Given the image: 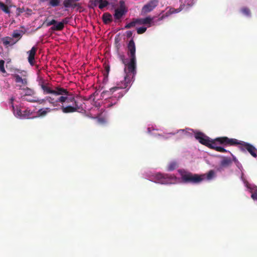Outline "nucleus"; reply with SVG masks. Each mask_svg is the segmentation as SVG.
Returning a JSON list of instances; mask_svg holds the SVG:
<instances>
[{
  "instance_id": "f257e3e1",
  "label": "nucleus",
  "mask_w": 257,
  "mask_h": 257,
  "mask_svg": "<svg viewBox=\"0 0 257 257\" xmlns=\"http://www.w3.org/2000/svg\"><path fill=\"white\" fill-rule=\"evenodd\" d=\"M39 85L44 94H52V96H46L42 101H47L53 107H57L54 109H61L63 113H68L77 111L80 109L74 97H68L70 92L67 89L59 85L52 87L50 83L43 80L39 82Z\"/></svg>"
},
{
  "instance_id": "f03ea898",
  "label": "nucleus",
  "mask_w": 257,
  "mask_h": 257,
  "mask_svg": "<svg viewBox=\"0 0 257 257\" xmlns=\"http://www.w3.org/2000/svg\"><path fill=\"white\" fill-rule=\"evenodd\" d=\"M124 72L126 73L123 81H120L119 82L117 83L116 86L113 87L109 89V91H103L101 94L104 95L106 93H111L114 91H117L119 89L126 88L127 87H130L132 79L136 74V59H130V61L128 63H125Z\"/></svg>"
},
{
  "instance_id": "7ed1b4c3",
  "label": "nucleus",
  "mask_w": 257,
  "mask_h": 257,
  "mask_svg": "<svg viewBox=\"0 0 257 257\" xmlns=\"http://www.w3.org/2000/svg\"><path fill=\"white\" fill-rule=\"evenodd\" d=\"M195 138L199 142L208 148L213 149L217 152L221 153L229 152L228 151L224 148L218 146V145H222L224 146H227V144L221 143L222 139L224 138H228L227 137H218L214 140H210V138L205 135L201 132H197L195 134Z\"/></svg>"
},
{
  "instance_id": "20e7f679",
  "label": "nucleus",
  "mask_w": 257,
  "mask_h": 257,
  "mask_svg": "<svg viewBox=\"0 0 257 257\" xmlns=\"http://www.w3.org/2000/svg\"><path fill=\"white\" fill-rule=\"evenodd\" d=\"M221 143L227 144V146H236L239 145V149L242 152L247 151L253 157H256L257 150L252 145L244 142L243 141H238L235 139L224 138L222 139Z\"/></svg>"
},
{
  "instance_id": "39448f33",
  "label": "nucleus",
  "mask_w": 257,
  "mask_h": 257,
  "mask_svg": "<svg viewBox=\"0 0 257 257\" xmlns=\"http://www.w3.org/2000/svg\"><path fill=\"white\" fill-rule=\"evenodd\" d=\"M180 174L182 181L185 183L198 184L201 182L204 179L205 175H198L185 171H181Z\"/></svg>"
},
{
  "instance_id": "423d86ee",
  "label": "nucleus",
  "mask_w": 257,
  "mask_h": 257,
  "mask_svg": "<svg viewBox=\"0 0 257 257\" xmlns=\"http://www.w3.org/2000/svg\"><path fill=\"white\" fill-rule=\"evenodd\" d=\"M156 179L159 183L162 184H171L175 177L169 174L159 173L156 175Z\"/></svg>"
},
{
  "instance_id": "0eeeda50",
  "label": "nucleus",
  "mask_w": 257,
  "mask_h": 257,
  "mask_svg": "<svg viewBox=\"0 0 257 257\" xmlns=\"http://www.w3.org/2000/svg\"><path fill=\"white\" fill-rule=\"evenodd\" d=\"M14 115L21 118H28L32 114V112L29 109L22 110L18 106H16V110L13 112Z\"/></svg>"
},
{
  "instance_id": "6e6552de",
  "label": "nucleus",
  "mask_w": 257,
  "mask_h": 257,
  "mask_svg": "<svg viewBox=\"0 0 257 257\" xmlns=\"http://www.w3.org/2000/svg\"><path fill=\"white\" fill-rule=\"evenodd\" d=\"M158 0H151L142 8V13L146 14L152 11L158 6Z\"/></svg>"
},
{
  "instance_id": "1a4fd4ad",
  "label": "nucleus",
  "mask_w": 257,
  "mask_h": 257,
  "mask_svg": "<svg viewBox=\"0 0 257 257\" xmlns=\"http://www.w3.org/2000/svg\"><path fill=\"white\" fill-rule=\"evenodd\" d=\"M127 55L130 59H136V46L133 39L131 40L127 45Z\"/></svg>"
},
{
  "instance_id": "9d476101",
  "label": "nucleus",
  "mask_w": 257,
  "mask_h": 257,
  "mask_svg": "<svg viewBox=\"0 0 257 257\" xmlns=\"http://www.w3.org/2000/svg\"><path fill=\"white\" fill-rule=\"evenodd\" d=\"M14 78H15V81L16 83L21 84L18 85V86L19 87L20 89L23 88L22 87V86H26L28 84L27 79L26 78H22L18 74H15Z\"/></svg>"
},
{
  "instance_id": "9b49d317",
  "label": "nucleus",
  "mask_w": 257,
  "mask_h": 257,
  "mask_svg": "<svg viewBox=\"0 0 257 257\" xmlns=\"http://www.w3.org/2000/svg\"><path fill=\"white\" fill-rule=\"evenodd\" d=\"M36 51L37 48L33 47L31 50L28 52L29 53L28 61L31 65H34V64L35 56L36 55Z\"/></svg>"
},
{
  "instance_id": "f8f14e48",
  "label": "nucleus",
  "mask_w": 257,
  "mask_h": 257,
  "mask_svg": "<svg viewBox=\"0 0 257 257\" xmlns=\"http://www.w3.org/2000/svg\"><path fill=\"white\" fill-rule=\"evenodd\" d=\"M54 108L53 109H51L49 107H46L44 108H41L40 109L38 112V115L39 116H46L49 112H51L52 110H57L58 109H54L55 108H57V107H54Z\"/></svg>"
},
{
  "instance_id": "ddd939ff",
  "label": "nucleus",
  "mask_w": 257,
  "mask_h": 257,
  "mask_svg": "<svg viewBox=\"0 0 257 257\" xmlns=\"http://www.w3.org/2000/svg\"><path fill=\"white\" fill-rule=\"evenodd\" d=\"M21 89L23 91V92L21 93V98L23 99H25V97L26 96H32L34 94V90L27 87L26 88H23Z\"/></svg>"
},
{
  "instance_id": "4468645a",
  "label": "nucleus",
  "mask_w": 257,
  "mask_h": 257,
  "mask_svg": "<svg viewBox=\"0 0 257 257\" xmlns=\"http://www.w3.org/2000/svg\"><path fill=\"white\" fill-rule=\"evenodd\" d=\"M98 4V8L100 10H102L104 8L107 6L109 3L106 0H94V5L96 6Z\"/></svg>"
},
{
  "instance_id": "2eb2a0df",
  "label": "nucleus",
  "mask_w": 257,
  "mask_h": 257,
  "mask_svg": "<svg viewBox=\"0 0 257 257\" xmlns=\"http://www.w3.org/2000/svg\"><path fill=\"white\" fill-rule=\"evenodd\" d=\"M126 12L125 10L122 9H116L114 14L115 19H120L125 14Z\"/></svg>"
},
{
  "instance_id": "dca6fc26",
  "label": "nucleus",
  "mask_w": 257,
  "mask_h": 257,
  "mask_svg": "<svg viewBox=\"0 0 257 257\" xmlns=\"http://www.w3.org/2000/svg\"><path fill=\"white\" fill-rule=\"evenodd\" d=\"M153 20V18H152L150 17H146L144 19H137L138 24H144V25L149 24L150 26L151 25V24Z\"/></svg>"
},
{
  "instance_id": "f3484780",
  "label": "nucleus",
  "mask_w": 257,
  "mask_h": 257,
  "mask_svg": "<svg viewBox=\"0 0 257 257\" xmlns=\"http://www.w3.org/2000/svg\"><path fill=\"white\" fill-rule=\"evenodd\" d=\"M79 0H64L63 5L65 8H75L77 6L75 3Z\"/></svg>"
},
{
  "instance_id": "a211bd4d",
  "label": "nucleus",
  "mask_w": 257,
  "mask_h": 257,
  "mask_svg": "<svg viewBox=\"0 0 257 257\" xmlns=\"http://www.w3.org/2000/svg\"><path fill=\"white\" fill-rule=\"evenodd\" d=\"M102 20L104 24H107L112 22V16L108 13H105L102 15Z\"/></svg>"
},
{
  "instance_id": "6ab92c4d",
  "label": "nucleus",
  "mask_w": 257,
  "mask_h": 257,
  "mask_svg": "<svg viewBox=\"0 0 257 257\" xmlns=\"http://www.w3.org/2000/svg\"><path fill=\"white\" fill-rule=\"evenodd\" d=\"M64 28V26L63 25V23L61 22L57 23L54 25L52 27H51V30L53 31H62Z\"/></svg>"
},
{
  "instance_id": "aec40b11",
  "label": "nucleus",
  "mask_w": 257,
  "mask_h": 257,
  "mask_svg": "<svg viewBox=\"0 0 257 257\" xmlns=\"http://www.w3.org/2000/svg\"><path fill=\"white\" fill-rule=\"evenodd\" d=\"M232 163V161L230 159V158H224L221 161V165L222 167H227L229 165H230Z\"/></svg>"
},
{
  "instance_id": "412c9836",
  "label": "nucleus",
  "mask_w": 257,
  "mask_h": 257,
  "mask_svg": "<svg viewBox=\"0 0 257 257\" xmlns=\"http://www.w3.org/2000/svg\"><path fill=\"white\" fill-rule=\"evenodd\" d=\"M0 8L6 14H9L10 13V11L8 6L1 2H0Z\"/></svg>"
},
{
  "instance_id": "4be33fe9",
  "label": "nucleus",
  "mask_w": 257,
  "mask_h": 257,
  "mask_svg": "<svg viewBox=\"0 0 257 257\" xmlns=\"http://www.w3.org/2000/svg\"><path fill=\"white\" fill-rule=\"evenodd\" d=\"M178 167V164L176 162H171L168 166V170L171 171Z\"/></svg>"
},
{
  "instance_id": "5701e85b",
  "label": "nucleus",
  "mask_w": 257,
  "mask_h": 257,
  "mask_svg": "<svg viewBox=\"0 0 257 257\" xmlns=\"http://www.w3.org/2000/svg\"><path fill=\"white\" fill-rule=\"evenodd\" d=\"M60 0H49V5L55 7L60 5Z\"/></svg>"
},
{
  "instance_id": "b1692460",
  "label": "nucleus",
  "mask_w": 257,
  "mask_h": 257,
  "mask_svg": "<svg viewBox=\"0 0 257 257\" xmlns=\"http://www.w3.org/2000/svg\"><path fill=\"white\" fill-rule=\"evenodd\" d=\"M22 35L20 31L15 30L12 34V37L15 38H18V40L20 39Z\"/></svg>"
},
{
  "instance_id": "393cba45",
  "label": "nucleus",
  "mask_w": 257,
  "mask_h": 257,
  "mask_svg": "<svg viewBox=\"0 0 257 257\" xmlns=\"http://www.w3.org/2000/svg\"><path fill=\"white\" fill-rule=\"evenodd\" d=\"M137 24H138V23L137 21V19H136V20H134L133 21L129 23L127 25H126L125 26V28L130 29L132 27H135Z\"/></svg>"
},
{
  "instance_id": "a878e982",
  "label": "nucleus",
  "mask_w": 257,
  "mask_h": 257,
  "mask_svg": "<svg viewBox=\"0 0 257 257\" xmlns=\"http://www.w3.org/2000/svg\"><path fill=\"white\" fill-rule=\"evenodd\" d=\"M5 63V62L4 60H0V71L3 73H7L4 67Z\"/></svg>"
},
{
  "instance_id": "bb28decb",
  "label": "nucleus",
  "mask_w": 257,
  "mask_h": 257,
  "mask_svg": "<svg viewBox=\"0 0 257 257\" xmlns=\"http://www.w3.org/2000/svg\"><path fill=\"white\" fill-rule=\"evenodd\" d=\"M215 173L213 170H210L207 174V178L208 180H210L212 179V178L214 176Z\"/></svg>"
},
{
  "instance_id": "cd10ccee",
  "label": "nucleus",
  "mask_w": 257,
  "mask_h": 257,
  "mask_svg": "<svg viewBox=\"0 0 257 257\" xmlns=\"http://www.w3.org/2000/svg\"><path fill=\"white\" fill-rule=\"evenodd\" d=\"M147 30V28L145 27H142L137 29V33L138 34H142L145 33Z\"/></svg>"
},
{
  "instance_id": "c85d7f7f",
  "label": "nucleus",
  "mask_w": 257,
  "mask_h": 257,
  "mask_svg": "<svg viewBox=\"0 0 257 257\" xmlns=\"http://www.w3.org/2000/svg\"><path fill=\"white\" fill-rule=\"evenodd\" d=\"M12 40V39L10 37H6L3 39V43L5 45H9L11 44V41Z\"/></svg>"
},
{
  "instance_id": "c756f323",
  "label": "nucleus",
  "mask_w": 257,
  "mask_h": 257,
  "mask_svg": "<svg viewBox=\"0 0 257 257\" xmlns=\"http://www.w3.org/2000/svg\"><path fill=\"white\" fill-rule=\"evenodd\" d=\"M26 10H25V9L24 8H18L17 9V16H19L21 14L24 13V12H25Z\"/></svg>"
},
{
  "instance_id": "7c9ffc66",
  "label": "nucleus",
  "mask_w": 257,
  "mask_h": 257,
  "mask_svg": "<svg viewBox=\"0 0 257 257\" xmlns=\"http://www.w3.org/2000/svg\"><path fill=\"white\" fill-rule=\"evenodd\" d=\"M15 100V98L14 97H12L10 99V104L11 105V107L12 108L13 112L15 110H16V106L14 105V101Z\"/></svg>"
},
{
  "instance_id": "2f4dec72",
  "label": "nucleus",
  "mask_w": 257,
  "mask_h": 257,
  "mask_svg": "<svg viewBox=\"0 0 257 257\" xmlns=\"http://www.w3.org/2000/svg\"><path fill=\"white\" fill-rule=\"evenodd\" d=\"M56 23H57V21L53 19L51 21H49L46 23V26L49 27L51 25L54 26V25H55Z\"/></svg>"
},
{
  "instance_id": "473e14b6",
  "label": "nucleus",
  "mask_w": 257,
  "mask_h": 257,
  "mask_svg": "<svg viewBox=\"0 0 257 257\" xmlns=\"http://www.w3.org/2000/svg\"><path fill=\"white\" fill-rule=\"evenodd\" d=\"M241 11H242V12L244 14H245L247 16H248L250 15V10L248 8H243Z\"/></svg>"
},
{
  "instance_id": "72a5a7b5",
  "label": "nucleus",
  "mask_w": 257,
  "mask_h": 257,
  "mask_svg": "<svg viewBox=\"0 0 257 257\" xmlns=\"http://www.w3.org/2000/svg\"><path fill=\"white\" fill-rule=\"evenodd\" d=\"M69 20L70 18L66 17L62 20L61 23H63V25L64 26L65 24H67L69 22Z\"/></svg>"
},
{
  "instance_id": "f704fd0d",
  "label": "nucleus",
  "mask_w": 257,
  "mask_h": 257,
  "mask_svg": "<svg viewBox=\"0 0 257 257\" xmlns=\"http://www.w3.org/2000/svg\"><path fill=\"white\" fill-rule=\"evenodd\" d=\"M119 58L121 60L123 64H125L126 63V60L125 59V56L123 55H120Z\"/></svg>"
},
{
  "instance_id": "c9c22d12",
  "label": "nucleus",
  "mask_w": 257,
  "mask_h": 257,
  "mask_svg": "<svg viewBox=\"0 0 257 257\" xmlns=\"http://www.w3.org/2000/svg\"><path fill=\"white\" fill-rule=\"evenodd\" d=\"M119 4H120V8L119 9H122L125 10L124 2L123 1H120L119 2Z\"/></svg>"
},
{
  "instance_id": "e433bc0d",
  "label": "nucleus",
  "mask_w": 257,
  "mask_h": 257,
  "mask_svg": "<svg viewBox=\"0 0 257 257\" xmlns=\"http://www.w3.org/2000/svg\"><path fill=\"white\" fill-rule=\"evenodd\" d=\"M251 197L254 200H257V192H255L252 193Z\"/></svg>"
},
{
  "instance_id": "4c0bfd02",
  "label": "nucleus",
  "mask_w": 257,
  "mask_h": 257,
  "mask_svg": "<svg viewBox=\"0 0 257 257\" xmlns=\"http://www.w3.org/2000/svg\"><path fill=\"white\" fill-rule=\"evenodd\" d=\"M126 36L127 38H130L132 36L133 33L131 31H128L126 32Z\"/></svg>"
},
{
  "instance_id": "58836bf2",
  "label": "nucleus",
  "mask_w": 257,
  "mask_h": 257,
  "mask_svg": "<svg viewBox=\"0 0 257 257\" xmlns=\"http://www.w3.org/2000/svg\"><path fill=\"white\" fill-rule=\"evenodd\" d=\"M25 10H26L25 12H26L27 14L31 15L32 14V10L27 8L26 9H25Z\"/></svg>"
},
{
  "instance_id": "ea45409f",
  "label": "nucleus",
  "mask_w": 257,
  "mask_h": 257,
  "mask_svg": "<svg viewBox=\"0 0 257 257\" xmlns=\"http://www.w3.org/2000/svg\"><path fill=\"white\" fill-rule=\"evenodd\" d=\"M123 94H124V93L122 92H119L118 95L117 97L118 98L122 97L123 95Z\"/></svg>"
},
{
  "instance_id": "a19ab883",
  "label": "nucleus",
  "mask_w": 257,
  "mask_h": 257,
  "mask_svg": "<svg viewBox=\"0 0 257 257\" xmlns=\"http://www.w3.org/2000/svg\"><path fill=\"white\" fill-rule=\"evenodd\" d=\"M164 18V16H162L160 18H159V20L161 21Z\"/></svg>"
},
{
  "instance_id": "79ce46f5",
  "label": "nucleus",
  "mask_w": 257,
  "mask_h": 257,
  "mask_svg": "<svg viewBox=\"0 0 257 257\" xmlns=\"http://www.w3.org/2000/svg\"><path fill=\"white\" fill-rule=\"evenodd\" d=\"M28 101H29L30 102H36V100H28Z\"/></svg>"
},
{
  "instance_id": "37998d69",
  "label": "nucleus",
  "mask_w": 257,
  "mask_h": 257,
  "mask_svg": "<svg viewBox=\"0 0 257 257\" xmlns=\"http://www.w3.org/2000/svg\"><path fill=\"white\" fill-rule=\"evenodd\" d=\"M180 131H182V132H184V130H180Z\"/></svg>"
},
{
  "instance_id": "c03bdc74",
  "label": "nucleus",
  "mask_w": 257,
  "mask_h": 257,
  "mask_svg": "<svg viewBox=\"0 0 257 257\" xmlns=\"http://www.w3.org/2000/svg\"><path fill=\"white\" fill-rule=\"evenodd\" d=\"M109 70V68H107V71Z\"/></svg>"
}]
</instances>
